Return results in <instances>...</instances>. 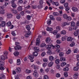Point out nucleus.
I'll return each mask as SVG.
<instances>
[{
  "mask_svg": "<svg viewBox=\"0 0 79 79\" xmlns=\"http://www.w3.org/2000/svg\"><path fill=\"white\" fill-rule=\"evenodd\" d=\"M40 39L37 38L36 40V45H39L40 44Z\"/></svg>",
  "mask_w": 79,
  "mask_h": 79,
  "instance_id": "0eeeda50",
  "label": "nucleus"
},
{
  "mask_svg": "<svg viewBox=\"0 0 79 79\" xmlns=\"http://www.w3.org/2000/svg\"><path fill=\"white\" fill-rule=\"evenodd\" d=\"M46 30L47 31H52L53 30V28H52L48 27L47 28Z\"/></svg>",
  "mask_w": 79,
  "mask_h": 79,
  "instance_id": "4be33fe9",
  "label": "nucleus"
},
{
  "mask_svg": "<svg viewBox=\"0 0 79 79\" xmlns=\"http://www.w3.org/2000/svg\"><path fill=\"white\" fill-rule=\"evenodd\" d=\"M6 25L8 27H9L11 25V22H8L7 23Z\"/></svg>",
  "mask_w": 79,
  "mask_h": 79,
  "instance_id": "b1692460",
  "label": "nucleus"
},
{
  "mask_svg": "<svg viewBox=\"0 0 79 79\" xmlns=\"http://www.w3.org/2000/svg\"><path fill=\"white\" fill-rule=\"evenodd\" d=\"M33 75L35 77H39V73L37 72V71L35 70L34 71Z\"/></svg>",
  "mask_w": 79,
  "mask_h": 79,
  "instance_id": "7ed1b4c3",
  "label": "nucleus"
},
{
  "mask_svg": "<svg viewBox=\"0 0 79 79\" xmlns=\"http://www.w3.org/2000/svg\"><path fill=\"white\" fill-rule=\"evenodd\" d=\"M1 25L2 27H4V26H5V25H6L5 24V22L2 21L1 23Z\"/></svg>",
  "mask_w": 79,
  "mask_h": 79,
  "instance_id": "c85d7f7f",
  "label": "nucleus"
},
{
  "mask_svg": "<svg viewBox=\"0 0 79 79\" xmlns=\"http://www.w3.org/2000/svg\"><path fill=\"white\" fill-rule=\"evenodd\" d=\"M19 52L18 51L15 52L14 53V54L15 56H18L19 55Z\"/></svg>",
  "mask_w": 79,
  "mask_h": 79,
  "instance_id": "4468645a",
  "label": "nucleus"
},
{
  "mask_svg": "<svg viewBox=\"0 0 79 79\" xmlns=\"http://www.w3.org/2000/svg\"><path fill=\"white\" fill-rule=\"evenodd\" d=\"M44 79H48V76L46 75L44 76Z\"/></svg>",
  "mask_w": 79,
  "mask_h": 79,
  "instance_id": "e2e57ef3",
  "label": "nucleus"
},
{
  "mask_svg": "<svg viewBox=\"0 0 79 79\" xmlns=\"http://www.w3.org/2000/svg\"><path fill=\"white\" fill-rule=\"evenodd\" d=\"M34 50L35 52H39V48L38 47H35L34 48Z\"/></svg>",
  "mask_w": 79,
  "mask_h": 79,
  "instance_id": "dca6fc26",
  "label": "nucleus"
},
{
  "mask_svg": "<svg viewBox=\"0 0 79 79\" xmlns=\"http://www.w3.org/2000/svg\"><path fill=\"white\" fill-rule=\"evenodd\" d=\"M27 79H32V77L31 76H28L27 77Z\"/></svg>",
  "mask_w": 79,
  "mask_h": 79,
  "instance_id": "774afa93",
  "label": "nucleus"
},
{
  "mask_svg": "<svg viewBox=\"0 0 79 79\" xmlns=\"http://www.w3.org/2000/svg\"><path fill=\"white\" fill-rule=\"evenodd\" d=\"M21 64V61L19 59L17 60V65H19Z\"/></svg>",
  "mask_w": 79,
  "mask_h": 79,
  "instance_id": "a878e982",
  "label": "nucleus"
},
{
  "mask_svg": "<svg viewBox=\"0 0 79 79\" xmlns=\"http://www.w3.org/2000/svg\"><path fill=\"white\" fill-rule=\"evenodd\" d=\"M68 17V16L67 15H66V14H64L63 15V18L65 19H66Z\"/></svg>",
  "mask_w": 79,
  "mask_h": 79,
  "instance_id": "2eb2a0df",
  "label": "nucleus"
},
{
  "mask_svg": "<svg viewBox=\"0 0 79 79\" xmlns=\"http://www.w3.org/2000/svg\"><path fill=\"white\" fill-rule=\"evenodd\" d=\"M53 16H58L59 15V13L57 12H54L53 13Z\"/></svg>",
  "mask_w": 79,
  "mask_h": 79,
  "instance_id": "72a5a7b5",
  "label": "nucleus"
},
{
  "mask_svg": "<svg viewBox=\"0 0 79 79\" xmlns=\"http://www.w3.org/2000/svg\"><path fill=\"white\" fill-rule=\"evenodd\" d=\"M46 55V53L45 52H42V53L41 54V56H44L45 55Z\"/></svg>",
  "mask_w": 79,
  "mask_h": 79,
  "instance_id": "de8ad7c7",
  "label": "nucleus"
},
{
  "mask_svg": "<svg viewBox=\"0 0 79 79\" xmlns=\"http://www.w3.org/2000/svg\"><path fill=\"white\" fill-rule=\"evenodd\" d=\"M49 59L50 61H53L54 60V57L52 56H50L49 57Z\"/></svg>",
  "mask_w": 79,
  "mask_h": 79,
  "instance_id": "9b49d317",
  "label": "nucleus"
},
{
  "mask_svg": "<svg viewBox=\"0 0 79 79\" xmlns=\"http://www.w3.org/2000/svg\"><path fill=\"white\" fill-rule=\"evenodd\" d=\"M67 21H71L72 19V18L71 17H68L66 19Z\"/></svg>",
  "mask_w": 79,
  "mask_h": 79,
  "instance_id": "a19ab883",
  "label": "nucleus"
},
{
  "mask_svg": "<svg viewBox=\"0 0 79 79\" xmlns=\"http://www.w3.org/2000/svg\"><path fill=\"white\" fill-rule=\"evenodd\" d=\"M78 75H79V74L78 73H75L73 75V78L75 79H77V77H78Z\"/></svg>",
  "mask_w": 79,
  "mask_h": 79,
  "instance_id": "39448f33",
  "label": "nucleus"
},
{
  "mask_svg": "<svg viewBox=\"0 0 79 79\" xmlns=\"http://www.w3.org/2000/svg\"><path fill=\"white\" fill-rule=\"evenodd\" d=\"M31 7L33 9H36V8H37V6L36 5L32 6Z\"/></svg>",
  "mask_w": 79,
  "mask_h": 79,
  "instance_id": "09e8293b",
  "label": "nucleus"
},
{
  "mask_svg": "<svg viewBox=\"0 0 79 79\" xmlns=\"http://www.w3.org/2000/svg\"><path fill=\"white\" fill-rule=\"evenodd\" d=\"M37 55H38V52H35L33 53V56H37Z\"/></svg>",
  "mask_w": 79,
  "mask_h": 79,
  "instance_id": "2f4dec72",
  "label": "nucleus"
},
{
  "mask_svg": "<svg viewBox=\"0 0 79 79\" xmlns=\"http://www.w3.org/2000/svg\"><path fill=\"white\" fill-rule=\"evenodd\" d=\"M73 35L75 36H77L79 35V32L78 31H75L73 33Z\"/></svg>",
  "mask_w": 79,
  "mask_h": 79,
  "instance_id": "ddd939ff",
  "label": "nucleus"
},
{
  "mask_svg": "<svg viewBox=\"0 0 79 79\" xmlns=\"http://www.w3.org/2000/svg\"><path fill=\"white\" fill-rule=\"evenodd\" d=\"M6 56H5L3 55H2L1 56L0 60L1 61H2V62L3 63H5V61H4V60H6Z\"/></svg>",
  "mask_w": 79,
  "mask_h": 79,
  "instance_id": "f03ea898",
  "label": "nucleus"
},
{
  "mask_svg": "<svg viewBox=\"0 0 79 79\" xmlns=\"http://www.w3.org/2000/svg\"><path fill=\"white\" fill-rule=\"evenodd\" d=\"M49 18L51 20H52L53 21H54V20H55V18H53V15H50Z\"/></svg>",
  "mask_w": 79,
  "mask_h": 79,
  "instance_id": "cd10ccee",
  "label": "nucleus"
},
{
  "mask_svg": "<svg viewBox=\"0 0 79 79\" xmlns=\"http://www.w3.org/2000/svg\"><path fill=\"white\" fill-rule=\"evenodd\" d=\"M78 69H79V67L77 66L73 68V70L75 71H78Z\"/></svg>",
  "mask_w": 79,
  "mask_h": 79,
  "instance_id": "393cba45",
  "label": "nucleus"
},
{
  "mask_svg": "<svg viewBox=\"0 0 79 79\" xmlns=\"http://www.w3.org/2000/svg\"><path fill=\"white\" fill-rule=\"evenodd\" d=\"M28 58L29 59H34V55H31L28 56Z\"/></svg>",
  "mask_w": 79,
  "mask_h": 79,
  "instance_id": "f8f14e48",
  "label": "nucleus"
},
{
  "mask_svg": "<svg viewBox=\"0 0 79 79\" xmlns=\"http://www.w3.org/2000/svg\"><path fill=\"white\" fill-rule=\"evenodd\" d=\"M26 28L28 31L31 30V27L29 25H27L26 26Z\"/></svg>",
  "mask_w": 79,
  "mask_h": 79,
  "instance_id": "6ab92c4d",
  "label": "nucleus"
},
{
  "mask_svg": "<svg viewBox=\"0 0 79 79\" xmlns=\"http://www.w3.org/2000/svg\"><path fill=\"white\" fill-rule=\"evenodd\" d=\"M55 63L57 64H58L60 63V60L58 59H56L55 61Z\"/></svg>",
  "mask_w": 79,
  "mask_h": 79,
  "instance_id": "bb28decb",
  "label": "nucleus"
},
{
  "mask_svg": "<svg viewBox=\"0 0 79 79\" xmlns=\"http://www.w3.org/2000/svg\"><path fill=\"white\" fill-rule=\"evenodd\" d=\"M16 18L17 19H19L21 18V15L19 14H18L17 15Z\"/></svg>",
  "mask_w": 79,
  "mask_h": 79,
  "instance_id": "864d4df0",
  "label": "nucleus"
},
{
  "mask_svg": "<svg viewBox=\"0 0 79 79\" xmlns=\"http://www.w3.org/2000/svg\"><path fill=\"white\" fill-rule=\"evenodd\" d=\"M31 17L30 15H27V19L28 20H30L31 19Z\"/></svg>",
  "mask_w": 79,
  "mask_h": 79,
  "instance_id": "bf43d9fd",
  "label": "nucleus"
},
{
  "mask_svg": "<svg viewBox=\"0 0 79 79\" xmlns=\"http://www.w3.org/2000/svg\"><path fill=\"white\" fill-rule=\"evenodd\" d=\"M53 64H54V62L51 61L48 64V66H49V67H52V66H53Z\"/></svg>",
  "mask_w": 79,
  "mask_h": 79,
  "instance_id": "1a4fd4ad",
  "label": "nucleus"
},
{
  "mask_svg": "<svg viewBox=\"0 0 79 79\" xmlns=\"http://www.w3.org/2000/svg\"><path fill=\"white\" fill-rule=\"evenodd\" d=\"M15 70L16 72L17 73H21V69L19 68H17Z\"/></svg>",
  "mask_w": 79,
  "mask_h": 79,
  "instance_id": "9d476101",
  "label": "nucleus"
},
{
  "mask_svg": "<svg viewBox=\"0 0 79 79\" xmlns=\"http://www.w3.org/2000/svg\"><path fill=\"white\" fill-rule=\"evenodd\" d=\"M47 66V64L46 63H44L43 64V67L44 68L45 66Z\"/></svg>",
  "mask_w": 79,
  "mask_h": 79,
  "instance_id": "052dcab7",
  "label": "nucleus"
},
{
  "mask_svg": "<svg viewBox=\"0 0 79 79\" xmlns=\"http://www.w3.org/2000/svg\"><path fill=\"white\" fill-rule=\"evenodd\" d=\"M13 13H15V14H17L18 13V11L16 10H15L14 9L13 12Z\"/></svg>",
  "mask_w": 79,
  "mask_h": 79,
  "instance_id": "69168bd1",
  "label": "nucleus"
},
{
  "mask_svg": "<svg viewBox=\"0 0 79 79\" xmlns=\"http://www.w3.org/2000/svg\"><path fill=\"white\" fill-rule=\"evenodd\" d=\"M56 42L57 44H61V42L60 40H56Z\"/></svg>",
  "mask_w": 79,
  "mask_h": 79,
  "instance_id": "338daca9",
  "label": "nucleus"
},
{
  "mask_svg": "<svg viewBox=\"0 0 79 79\" xmlns=\"http://www.w3.org/2000/svg\"><path fill=\"white\" fill-rule=\"evenodd\" d=\"M56 20L58 21H61V17H58L56 18Z\"/></svg>",
  "mask_w": 79,
  "mask_h": 79,
  "instance_id": "f3484780",
  "label": "nucleus"
},
{
  "mask_svg": "<svg viewBox=\"0 0 79 79\" xmlns=\"http://www.w3.org/2000/svg\"><path fill=\"white\" fill-rule=\"evenodd\" d=\"M12 16H13V15L11 14H8L7 15V18H8V19L11 18Z\"/></svg>",
  "mask_w": 79,
  "mask_h": 79,
  "instance_id": "6e6552de",
  "label": "nucleus"
},
{
  "mask_svg": "<svg viewBox=\"0 0 79 79\" xmlns=\"http://www.w3.org/2000/svg\"><path fill=\"white\" fill-rule=\"evenodd\" d=\"M64 6L65 8H67L68 7V3H65L64 4Z\"/></svg>",
  "mask_w": 79,
  "mask_h": 79,
  "instance_id": "4d7b16f0",
  "label": "nucleus"
},
{
  "mask_svg": "<svg viewBox=\"0 0 79 79\" xmlns=\"http://www.w3.org/2000/svg\"><path fill=\"white\" fill-rule=\"evenodd\" d=\"M53 3L55 4V5L56 6H58L59 5V3H58V2H53Z\"/></svg>",
  "mask_w": 79,
  "mask_h": 79,
  "instance_id": "5fc2aeb1",
  "label": "nucleus"
},
{
  "mask_svg": "<svg viewBox=\"0 0 79 79\" xmlns=\"http://www.w3.org/2000/svg\"><path fill=\"white\" fill-rule=\"evenodd\" d=\"M67 23H66V22L63 23H62V27H64V26H65L66 25H67Z\"/></svg>",
  "mask_w": 79,
  "mask_h": 79,
  "instance_id": "79ce46f5",
  "label": "nucleus"
},
{
  "mask_svg": "<svg viewBox=\"0 0 79 79\" xmlns=\"http://www.w3.org/2000/svg\"><path fill=\"white\" fill-rule=\"evenodd\" d=\"M47 23L48 25H50V24H51V21L50 20H48L47 21Z\"/></svg>",
  "mask_w": 79,
  "mask_h": 79,
  "instance_id": "8fccbe9b",
  "label": "nucleus"
},
{
  "mask_svg": "<svg viewBox=\"0 0 79 79\" xmlns=\"http://www.w3.org/2000/svg\"><path fill=\"white\" fill-rule=\"evenodd\" d=\"M79 52V50H78V49L76 48V49H75L74 50L73 52H74V53H77V52Z\"/></svg>",
  "mask_w": 79,
  "mask_h": 79,
  "instance_id": "4c0bfd02",
  "label": "nucleus"
},
{
  "mask_svg": "<svg viewBox=\"0 0 79 79\" xmlns=\"http://www.w3.org/2000/svg\"><path fill=\"white\" fill-rule=\"evenodd\" d=\"M52 48H55V46L53 45V44H52L50 45H47L46 46V49H47L48 50H50V49H51V48H52Z\"/></svg>",
  "mask_w": 79,
  "mask_h": 79,
  "instance_id": "f257e3e1",
  "label": "nucleus"
},
{
  "mask_svg": "<svg viewBox=\"0 0 79 79\" xmlns=\"http://www.w3.org/2000/svg\"><path fill=\"white\" fill-rule=\"evenodd\" d=\"M43 0H40L39 2V3L40 5H43V3H44V1H43Z\"/></svg>",
  "mask_w": 79,
  "mask_h": 79,
  "instance_id": "6e6d98bb",
  "label": "nucleus"
},
{
  "mask_svg": "<svg viewBox=\"0 0 79 79\" xmlns=\"http://www.w3.org/2000/svg\"><path fill=\"white\" fill-rule=\"evenodd\" d=\"M60 76L61 75L59 73H57L56 75V77H60Z\"/></svg>",
  "mask_w": 79,
  "mask_h": 79,
  "instance_id": "58836bf2",
  "label": "nucleus"
},
{
  "mask_svg": "<svg viewBox=\"0 0 79 79\" xmlns=\"http://www.w3.org/2000/svg\"><path fill=\"white\" fill-rule=\"evenodd\" d=\"M71 26L72 27H73L74 26H75L76 25V23L74 22H72L71 23Z\"/></svg>",
  "mask_w": 79,
  "mask_h": 79,
  "instance_id": "5701e85b",
  "label": "nucleus"
},
{
  "mask_svg": "<svg viewBox=\"0 0 79 79\" xmlns=\"http://www.w3.org/2000/svg\"><path fill=\"white\" fill-rule=\"evenodd\" d=\"M66 62H64V63L63 62L61 63V66L63 67V66H64V65H66Z\"/></svg>",
  "mask_w": 79,
  "mask_h": 79,
  "instance_id": "37998d69",
  "label": "nucleus"
},
{
  "mask_svg": "<svg viewBox=\"0 0 79 79\" xmlns=\"http://www.w3.org/2000/svg\"><path fill=\"white\" fill-rule=\"evenodd\" d=\"M12 6L14 8H16V4L13 3L12 4Z\"/></svg>",
  "mask_w": 79,
  "mask_h": 79,
  "instance_id": "c9c22d12",
  "label": "nucleus"
},
{
  "mask_svg": "<svg viewBox=\"0 0 79 79\" xmlns=\"http://www.w3.org/2000/svg\"><path fill=\"white\" fill-rule=\"evenodd\" d=\"M73 40V38L71 37H68L67 39V41H72Z\"/></svg>",
  "mask_w": 79,
  "mask_h": 79,
  "instance_id": "aec40b11",
  "label": "nucleus"
},
{
  "mask_svg": "<svg viewBox=\"0 0 79 79\" xmlns=\"http://www.w3.org/2000/svg\"><path fill=\"white\" fill-rule=\"evenodd\" d=\"M17 10L18 11H22L23 10V8H22V7L19 6L17 8Z\"/></svg>",
  "mask_w": 79,
  "mask_h": 79,
  "instance_id": "a211bd4d",
  "label": "nucleus"
},
{
  "mask_svg": "<svg viewBox=\"0 0 79 79\" xmlns=\"http://www.w3.org/2000/svg\"><path fill=\"white\" fill-rule=\"evenodd\" d=\"M45 45H46V44H45V43H42L41 44L40 47H45Z\"/></svg>",
  "mask_w": 79,
  "mask_h": 79,
  "instance_id": "3c124183",
  "label": "nucleus"
},
{
  "mask_svg": "<svg viewBox=\"0 0 79 79\" xmlns=\"http://www.w3.org/2000/svg\"><path fill=\"white\" fill-rule=\"evenodd\" d=\"M61 34H63V35H65L66 34V31L65 30H63L61 31Z\"/></svg>",
  "mask_w": 79,
  "mask_h": 79,
  "instance_id": "412c9836",
  "label": "nucleus"
},
{
  "mask_svg": "<svg viewBox=\"0 0 79 79\" xmlns=\"http://www.w3.org/2000/svg\"><path fill=\"white\" fill-rule=\"evenodd\" d=\"M11 34L13 36H15L16 35V33H15V31H12Z\"/></svg>",
  "mask_w": 79,
  "mask_h": 79,
  "instance_id": "ea45409f",
  "label": "nucleus"
},
{
  "mask_svg": "<svg viewBox=\"0 0 79 79\" xmlns=\"http://www.w3.org/2000/svg\"><path fill=\"white\" fill-rule=\"evenodd\" d=\"M60 29L61 28L60 26L57 27H56V29L57 30L56 31H60Z\"/></svg>",
  "mask_w": 79,
  "mask_h": 79,
  "instance_id": "c03bdc74",
  "label": "nucleus"
},
{
  "mask_svg": "<svg viewBox=\"0 0 79 79\" xmlns=\"http://www.w3.org/2000/svg\"><path fill=\"white\" fill-rule=\"evenodd\" d=\"M8 61L10 64H12L13 63V60L12 59H10Z\"/></svg>",
  "mask_w": 79,
  "mask_h": 79,
  "instance_id": "680f3d73",
  "label": "nucleus"
},
{
  "mask_svg": "<svg viewBox=\"0 0 79 79\" xmlns=\"http://www.w3.org/2000/svg\"><path fill=\"white\" fill-rule=\"evenodd\" d=\"M65 60V58L62 57L60 59V61H64Z\"/></svg>",
  "mask_w": 79,
  "mask_h": 79,
  "instance_id": "49530a36",
  "label": "nucleus"
},
{
  "mask_svg": "<svg viewBox=\"0 0 79 79\" xmlns=\"http://www.w3.org/2000/svg\"><path fill=\"white\" fill-rule=\"evenodd\" d=\"M57 32H58V31L55 30L52 32V34H53L54 35H56L57 34Z\"/></svg>",
  "mask_w": 79,
  "mask_h": 79,
  "instance_id": "c756f323",
  "label": "nucleus"
},
{
  "mask_svg": "<svg viewBox=\"0 0 79 79\" xmlns=\"http://www.w3.org/2000/svg\"><path fill=\"white\" fill-rule=\"evenodd\" d=\"M43 61L44 62H47L48 59L47 58H44L43 59Z\"/></svg>",
  "mask_w": 79,
  "mask_h": 79,
  "instance_id": "603ef678",
  "label": "nucleus"
},
{
  "mask_svg": "<svg viewBox=\"0 0 79 79\" xmlns=\"http://www.w3.org/2000/svg\"><path fill=\"white\" fill-rule=\"evenodd\" d=\"M73 11L74 12H76L78 11V8H77L76 7H73L72 8Z\"/></svg>",
  "mask_w": 79,
  "mask_h": 79,
  "instance_id": "423d86ee",
  "label": "nucleus"
},
{
  "mask_svg": "<svg viewBox=\"0 0 79 79\" xmlns=\"http://www.w3.org/2000/svg\"><path fill=\"white\" fill-rule=\"evenodd\" d=\"M47 53L48 55H52V51H51V50H49L47 52Z\"/></svg>",
  "mask_w": 79,
  "mask_h": 79,
  "instance_id": "7c9ffc66",
  "label": "nucleus"
},
{
  "mask_svg": "<svg viewBox=\"0 0 79 79\" xmlns=\"http://www.w3.org/2000/svg\"><path fill=\"white\" fill-rule=\"evenodd\" d=\"M46 42L47 43H48L49 44H50L52 43V41L50 38H47L46 40Z\"/></svg>",
  "mask_w": 79,
  "mask_h": 79,
  "instance_id": "20e7f679",
  "label": "nucleus"
},
{
  "mask_svg": "<svg viewBox=\"0 0 79 79\" xmlns=\"http://www.w3.org/2000/svg\"><path fill=\"white\" fill-rule=\"evenodd\" d=\"M64 55V53L62 52H60L59 54V55L60 56H63Z\"/></svg>",
  "mask_w": 79,
  "mask_h": 79,
  "instance_id": "0e129e2a",
  "label": "nucleus"
},
{
  "mask_svg": "<svg viewBox=\"0 0 79 79\" xmlns=\"http://www.w3.org/2000/svg\"><path fill=\"white\" fill-rule=\"evenodd\" d=\"M76 44L74 42L72 43V44H70V47H74V45H75V44Z\"/></svg>",
  "mask_w": 79,
  "mask_h": 79,
  "instance_id": "e433bc0d",
  "label": "nucleus"
},
{
  "mask_svg": "<svg viewBox=\"0 0 79 79\" xmlns=\"http://www.w3.org/2000/svg\"><path fill=\"white\" fill-rule=\"evenodd\" d=\"M63 70L64 71H69V68L66 67Z\"/></svg>",
  "mask_w": 79,
  "mask_h": 79,
  "instance_id": "f704fd0d",
  "label": "nucleus"
},
{
  "mask_svg": "<svg viewBox=\"0 0 79 79\" xmlns=\"http://www.w3.org/2000/svg\"><path fill=\"white\" fill-rule=\"evenodd\" d=\"M25 72L26 73H28L29 74V73H31V71L28 70V69H27L25 71Z\"/></svg>",
  "mask_w": 79,
  "mask_h": 79,
  "instance_id": "13d9d810",
  "label": "nucleus"
},
{
  "mask_svg": "<svg viewBox=\"0 0 79 79\" xmlns=\"http://www.w3.org/2000/svg\"><path fill=\"white\" fill-rule=\"evenodd\" d=\"M64 77H66L68 76V73L67 72L64 73Z\"/></svg>",
  "mask_w": 79,
  "mask_h": 79,
  "instance_id": "a18cd8bd",
  "label": "nucleus"
},
{
  "mask_svg": "<svg viewBox=\"0 0 79 79\" xmlns=\"http://www.w3.org/2000/svg\"><path fill=\"white\" fill-rule=\"evenodd\" d=\"M67 8L65 9V11H67V13H69V11H68L69 10L70 8H69V7H66Z\"/></svg>",
  "mask_w": 79,
  "mask_h": 79,
  "instance_id": "473e14b6",
  "label": "nucleus"
}]
</instances>
